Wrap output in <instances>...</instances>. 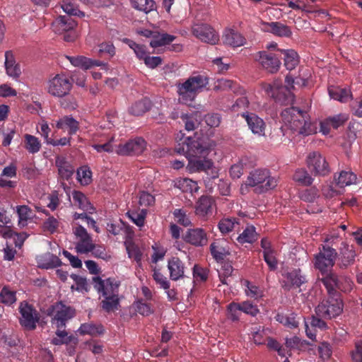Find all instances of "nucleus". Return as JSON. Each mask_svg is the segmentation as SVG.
Listing matches in <instances>:
<instances>
[{
	"instance_id": "5701e85b",
	"label": "nucleus",
	"mask_w": 362,
	"mask_h": 362,
	"mask_svg": "<svg viewBox=\"0 0 362 362\" xmlns=\"http://www.w3.org/2000/svg\"><path fill=\"white\" fill-rule=\"evenodd\" d=\"M243 117H245L252 133L259 136L264 134L265 123L262 119L254 113H244Z\"/></svg>"
},
{
	"instance_id": "6e6d98bb",
	"label": "nucleus",
	"mask_w": 362,
	"mask_h": 362,
	"mask_svg": "<svg viewBox=\"0 0 362 362\" xmlns=\"http://www.w3.org/2000/svg\"><path fill=\"white\" fill-rule=\"evenodd\" d=\"M63 11L69 15L84 16L83 12L79 11L77 6L70 0H64L62 4Z\"/></svg>"
},
{
	"instance_id": "13d9d810",
	"label": "nucleus",
	"mask_w": 362,
	"mask_h": 362,
	"mask_svg": "<svg viewBox=\"0 0 362 362\" xmlns=\"http://www.w3.org/2000/svg\"><path fill=\"white\" fill-rule=\"evenodd\" d=\"M91 171L86 166L80 168L77 171L78 180L83 185H87L91 182Z\"/></svg>"
},
{
	"instance_id": "7c9ffc66",
	"label": "nucleus",
	"mask_w": 362,
	"mask_h": 362,
	"mask_svg": "<svg viewBox=\"0 0 362 362\" xmlns=\"http://www.w3.org/2000/svg\"><path fill=\"white\" fill-rule=\"evenodd\" d=\"M240 223L236 218H223L218 224V229L222 234H227L234 230L238 229Z\"/></svg>"
},
{
	"instance_id": "6e6552de",
	"label": "nucleus",
	"mask_w": 362,
	"mask_h": 362,
	"mask_svg": "<svg viewBox=\"0 0 362 362\" xmlns=\"http://www.w3.org/2000/svg\"><path fill=\"white\" fill-rule=\"evenodd\" d=\"M319 250V252L314 257V265L316 269L324 273L327 271L329 267H332L334 265L337 252L327 245H322Z\"/></svg>"
},
{
	"instance_id": "052dcab7",
	"label": "nucleus",
	"mask_w": 362,
	"mask_h": 362,
	"mask_svg": "<svg viewBox=\"0 0 362 362\" xmlns=\"http://www.w3.org/2000/svg\"><path fill=\"white\" fill-rule=\"evenodd\" d=\"M71 340V337L68 336V333L66 330L58 329L56 332V337L52 339V343L54 345H61L68 344Z\"/></svg>"
},
{
	"instance_id": "2eb2a0df",
	"label": "nucleus",
	"mask_w": 362,
	"mask_h": 362,
	"mask_svg": "<svg viewBox=\"0 0 362 362\" xmlns=\"http://www.w3.org/2000/svg\"><path fill=\"white\" fill-rule=\"evenodd\" d=\"M255 59L259 62L264 69L269 73H276L280 68L281 62L279 59L267 51L258 52L255 56Z\"/></svg>"
},
{
	"instance_id": "a18cd8bd",
	"label": "nucleus",
	"mask_w": 362,
	"mask_h": 362,
	"mask_svg": "<svg viewBox=\"0 0 362 362\" xmlns=\"http://www.w3.org/2000/svg\"><path fill=\"white\" fill-rule=\"evenodd\" d=\"M336 180L339 187H344L356 183V175L351 171H341Z\"/></svg>"
},
{
	"instance_id": "ea45409f",
	"label": "nucleus",
	"mask_w": 362,
	"mask_h": 362,
	"mask_svg": "<svg viewBox=\"0 0 362 362\" xmlns=\"http://www.w3.org/2000/svg\"><path fill=\"white\" fill-rule=\"evenodd\" d=\"M16 212L18 216V225L24 227L27 225V221L31 219L34 216L32 209L27 205L16 206Z\"/></svg>"
},
{
	"instance_id": "aec40b11",
	"label": "nucleus",
	"mask_w": 362,
	"mask_h": 362,
	"mask_svg": "<svg viewBox=\"0 0 362 362\" xmlns=\"http://www.w3.org/2000/svg\"><path fill=\"white\" fill-rule=\"evenodd\" d=\"M286 280L284 281L283 287L286 290H290L292 288L300 287L303 284L307 281L306 277L302 274L300 269H293L288 272L285 275Z\"/></svg>"
},
{
	"instance_id": "412c9836",
	"label": "nucleus",
	"mask_w": 362,
	"mask_h": 362,
	"mask_svg": "<svg viewBox=\"0 0 362 362\" xmlns=\"http://www.w3.org/2000/svg\"><path fill=\"white\" fill-rule=\"evenodd\" d=\"M77 25V23L70 16H59L52 23L53 30L58 34L72 31Z\"/></svg>"
},
{
	"instance_id": "ddd939ff",
	"label": "nucleus",
	"mask_w": 362,
	"mask_h": 362,
	"mask_svg": "<svg viewBox=\"0 0 362 362\" xmlns=\"http://www.w3.org/2000/svg\"><path fill=\"white\" fill-rule=\"evenodd\" d=\"M193 35L202 42L215 45L219 40L218 34L208 24H195L192 28Z\"/></svg>"
},
{
	"instance_id": "c756f323",
	"label": "nucleus",
	"mask_w": 362,
	"mask_h": 362,
	"mask_svg": "<svg viewBox=\"0 0 362 362\" xmlns=\"http://www.w3.org/2000/svg\"><path fill=\"white\" fill-rule=\"evenodd\" d=\"M101 308L107 313L115 312L119 307V294L102 297Z\"/></svg>"
},
{
	"instance_id": "3c124183",
	"label": "nucleus",
	"mask_w": 362,
	"mask_h": 362,
	"mask_svg": "<svg viewBox=\"0 0 362 362\" xmlns=\"http://www.w3.org/2000/svg\"><path fill=\"white\" fill-rule=\"evenodd\" d=\"M235 86V83L233 81L226 78H220L214 82L213 89L216 92H223L234 90Z\"/></svg>"
},
{
	"instance_id": "8fccbe9b",
	"label": "nucleus",
	"mask_w": 362,
	"mask_h": 362,
	"mask_svg": "<svg viewBox=\"0 0 362 362\" xmlns=\"http://www.w3.org/2000/svg\"><path fill=\"white\" fill-rule=\"evenodd\" d=\"M349 116L346 114H339L334 115L333 117H329L324 120V126L329 125L334 129H337L338 127L344 124V123L348 120Z\"/></svg>"
},
{
	"instance_id": "f3484780",
	"label": "nucleus",
	"mask_w": 362,
	"mask_h": 362,
	"mask_svg": "<svg viewBox=\"0 0 362 362\" xmlns=\"http://www.w3.org/2000/svg\"><path fill=\"white\" fill-rule=\"evenodd\" d=\"M337 265L340 269H346L355 262L356 253L353 245H349L346 243H341L339 249Z\"/></svg>"
},
{
	"instance_id": "1a4fd4ad",
	"label": "nucleus",
	"mask_w": 362,
	"mask_h": 362,
	"mask_svg": "<svg viewBox=\"0 0 362 362\" xmlns=\"http://www.w3.org/2000/svg\"><path fill=\"white\" fill-rule=\"evenodd\" d=\"M342 310V301L334 298L322 300L315 308L316 315L325 319L335 317L339 315Z\"/></svg>"
},
{
	"instance_id": "79ce46f5",
	"label": "nucleus",
	"mask_w": 362,
	"mask_h": 362,
	"mask_svg": "<svg viewBox=\"0 0 362 362\" xmlns=\"http://www.w3.org/2000/svg\"><path fill=\"white\" fill-rule=\"evenodd\" d=\"M284 54V65L288 70H293L299 63V57L293 49L281 50Z\"/></svg>"
},
{
	"instance_id": "a878e982",
	"label": "nucleus",
	"mask_w": 362,
	"mask_h": 362,
	"mask_svg": "<svg viewBox=\"0 0 362 362\" xmlns=\"http://www.w3.org/2000/svg\"><path fill=\"white\" fill-rule=\"evenodd\" d=\"M5 69L6 74L13 78H17L21 74L18 64L16 62L14 56L11 51L5 52Z\"/></svg>"
},
{
	"instance_id": "c85d7f7f",
	"label": "nucleus",
	"mask_w": 362,
	"mask_h": 362,
	"mask_svg": "<svg viewBox=\"0 0 362 362\" xmlns=\"http://www.w3.org/2000/svg\"><path fill=\"white\" fill-rule=\"evenodd\" d=\"M23 147L29 153L35 154L40 151L42 144L37 137L25 134L23 136Z\"/></svg>"
},
{
	"instance_id": "338daca9",
	"label": "nucleus",
	"mask_w": 362,
	"mask_h": 362,
	"mask_svg": "<svg viewBox=\"0 0 362 362\" xmlns=\"http://www.w3.org/2000/svg\"><path fill=\"white\" fill-rule=\"evenodd\" d=\"M74 172V168L68 163H64L59 167V174L61 177L69 180L71 177Z\"/></svg>"
},
{
	"instance_id": "680f3d73",
	"label": "nucleus",
	"mask_w": 362,
	"mask_h": 362,
	"mask_svg": "<svg viewBox=\"0 0 362 362\" xmlns=\"http://www.w3.org/2000/svg\"><path fill=\"white\" fill-rule=\"evenodd\" d=\"M98 54L100 56L112 57L115 54V48L111 42H103L98 45Z\"/></svg>"
},
{
	"instance_id": "393cba45",
	"label": "nucleus",
	"mask_w": 362,
	"mask_h": 362,
	"mask_svg": "<svg viewBox=\"0 0 362 362\" xmlns=\"http://www.w3.org/2000/svg\"><path fill=\"white\" fill-rule=\"evenodd\" d=\"M310 76L311 74L309 69H300L298 76L294 78L292 76H286L285 81L287 86H290L292 88H295V85L303 87L308 85V81Z\"/></svg>"
},
{
	"instance_id": "4c0bfd02",
	"label": "nucleus",
	"mask_w": 362,
	"mask_h": 362,
	"mask_svg": "<svg viewBox=\"0 0 362 362\" xmlns=\"http://www.w3.org/2000/svg\"><path fill=\"white\" fill-rule=\"evenodd\" d=\"M257 238V233L255 230V228L253 226H247L237 238V240L241 244L252 243Z\"/></svg>"
},
{
	"instance_id": "09e8293b",
	"label": "nucleus",
	"mask_w": 362,
	"mask_h": 362,
	"mask_svg": "<svg viewBox=\"0 0 362 362\" xmlns=\"http://www.w3.org/2000/svg\"><path fill=\"white\" fill-rule=\"evenodd\" d=\"M130 1L133 8L146 13L153 11L155 7L153 0H130Z\"/></svg>"
},
{
	"instance_id": "9d476101",
	"label": "nucleus",
	"mask_w": 362,
	"mask_h": 362,
	"mask_svg": "<svg viewBox=\"0 0 362 362\" xmlns=\"http://www.w3.org/2000/svg\"><path fill=\"white\" fill-rule=\"evenodd\" d=\"M18 309L21 315L19 319L21 325L28 330H34L40 320L39 313L26 301L21 302Z\"/></svg>"
},
{
	"instance_id": "5fc2aeb1",
	"label": "nucleus",
	"mask_w": 362,
	"mask_h": 362,
	"mask_svg": "<svg viewBox=\"0 0 362 362\" xmlns=\"http://www.w3.org/2000/svg\"><path fill=\"white\" fill-rule=\"evenodd\" d=\"M337 286H336V291L337 290L344 293L350 292L353 289L354 282L346 276H337Z\"/></svg>"
},
{
	"instance_id": "dca6fc26",
	"label": "nucleus",
	"mask_w": 362,
	"mask_h": 362,
	"mask_svg": "<svg viewBox=\"0 0 362 362\" xmlns=\"http://www.w3.org/2000/svg\"><path fill=\"white\" fill-rule=\"evenodd\" d=\"M146 143L141 137L129 140L117 146V153L120 155H139L146 149Z\"/></svg>"
},
{
	"instance_id": "b1692460",
	"label": "nucleus",
	"mask_w": 362,
	"mask_h": 362,
	"mask_svg": "<svg viewBox=\"0 0 362 362\" xmlns=\"http://www.w3.org/2000/svg\"><path fill=\"white\" fill-rule=\"evenodd\" d=\"M168 268L171 280L177 281L184 277L185 264L178 257H173L169 259Z\"/></svg>"
},
{
	"instance_id": "4468645a",
	"label": "nucleus",
	"mask_w": 362,
	"mask_h": 362,
	"mask_svg": "<svg viewBox=\"0 0 362 362\" xmlns=\"http://www.w3.org/2000/svg\"><path fill=\"white\" fill-rule=\"evenodd\" d=\"M77 242L75 249L78 253L88 254L93 249V240L87 230L81 226H78L73 229Z\"/></svg>"
},
{
	"instance_id": "423d86ee",
	"label": "nucleus",
	"mask_w": 362,
	"mask_h": 362,
	"mask_svg": "<svg viewBox=\"0 0 362 362\" xmlns=\"http://www.w3.org/2000/svg\"><path fill=\"white\" fill-rule=\"evenodd\" d=\"M72 88L71 80L64 74H57L47 81V92L54 97L63 98Z\"/></svg>"
},
{
	"instance_id": "f257e3e1",
	"label": "nucleus",
	"mask_w": 362,
	"mask_h": 362,
	"mask_svg": "<svg viewBox=\"0 0 362 362\" xmlns=\"http://www.w3.org/2000/svg\"><path fill=\"white\" fill-rule=\"evenodd\" d=\"M177 144L175 150L187 158V169L189 173H207L213 169L214 163L206 156L214 149L216 144L214 141L196 136L185 137L181 132L177 135Z\"/></svg>"
},
{
	"instance_id": "864d4df0",
	"label": "nucleus",
	"mask_w": 362,
	"mask_h": 362,
	"mask_svg": "<svg viewBox=\"0 0 362 362\" xmlns=\"http://www.w3.org/2000/svg\"><path fill=\"white\" fill-rule=\"evenodd\" d=\"M241 312L240 303L232 302L227 305L226 317L233 322H238Z\"/></svg>"
},
{
	"instance_id": "6ab92c4d",
	"label": "nucleus",
	"mask_w": 362,
	"mask_h": 362,
	"mask_svg": "<svg viewBox=\"0 0 362 362\" xmlns=\"http://www.w3.org/2000/svg\"><path fill=\"white\" fill-rule=\"evenodd\" d=\"M125 232L127 235V239L124 242V245L128 253V256L129 258L134 259L137 264H140L142 258V253L139 247L132 241L134 232L129 227L125 228Z\"/></svg>"
},
{
	"instance_id": "72a5a7b5",
	"label": "nucleus",
	"mask_w": 362,
	"mask_h": 362,
	"mask_svg": "<svg viewBox=\"0 0 362 362\" xmlns=\"http://www.w3.org/2000/svg\"><path fill=\"white\" fill-rule=\"evenodd\" d=\"M56 127L62 129L69 128V134H74L78 129V122L72 117L65 116L57 121Z\"/></svg>"
},
{
	"instance_id": "49530a36",
	"label": "nucleus",
	"mask_w": 362,
	"mask_h": 362,
	"mask_svg": "<svg viewBox=\"0 0 362 362\" xmlns=\"http://www.w3.org/2000/svg\"><path fill=\"white\" fill-rule=\"evenodd\" d=\"M16 294L15 291L11 290L8 286H5L0 291V302L11 305L16 303L17 300Z\"/></svg>"
},
{
	"instance_id": "a19ab883",
	"label": "nucleus",
	"mask_w": 362,
	"mask_h": 362,
	"mask_svg": "<svg viewBox=\"0 0 362 362\" xmlns=\"http://www.w3.org/2000/svg\"><path fill=\"white\" fill-rule=\"evenodd\" d=\"M329 96L341 103L347 102L351 96L350 91L346 88L332 87L328 89Z\"/></svg>"
},
{
	"instance_id": "20e7f679",
	"label": "nucleus",
	"mask_w": 362,
	"mask_h": 362,
	"mask_svg": "<svg viewBox=\"0 0 362 362\" xmlns=\"http://www.w3.org/2000/svg\"><path fill=\"white\" fill-rule=\"evenodd\" d=\"M245 185L254 187L256 193L261 194L275 188L277 180L271 176L267 169H256L250 173Z\"/></svg>"
},
{
	"instance_id": "603ef678",
	"label": "nucleus",
	"mask_w": 362,
	"mask_h": 362,
	"mask_svg": "<svg viewBox=\"0 0 362 362\" xmlns=\"http://www.w3.org/2000/svg\"><path fill=\"white\" fill-rule=\"evenodd\" d=\"M177 186L183 192H189L190 193L197 192L199 189L197 182L189 178L179 180Z\"/></svg>"
},
{
	"instance_id": "e433bc0d",
	"label": "nucleus",
	"mask_w": 362,
	"mask_h": 362,
	"mask_svg": "<svg viewBox=\"0 0 362 362\" xmlns=\"http://www.w3.org/2000/svg\"><path fill=\"white\" fill-rule=\"evenodd\" d=\"M293 180L302 186H309L313 182V178L304 168L297 169L293 175Z\"/></svg>"
},
{
	"instance_id": "69168bd1",
	"label": "nucleus",
	"mask_w": 362,
	"mask_h": 362,
	"mask_svg": "<svg viewBox=\"0 0 362 362\" xmlns=\"http://www.w3.org/2000/svg\"><path fill=\"white\" fill-rule=\"evenodd\" d=\"M318 197V190L315 187L307 189L303 191L300 195L302 200L308 202H313Z\"/></svg>"
},
{
	"instance_id": "2f4dec72",
	"label": "nucleus",
	"mask_w": 362,
	"mask_h": 362,
	"mask_svg": "<svg viewBox=\"0 0 362 362\" xmlns=\"http://www.w3.org/2000/svg\"><path fill=\"white\" fill-rule=\"evenodd\" d=\"M175 39V36L168 33H156L153 35V39L150 42V45L152 47H158L170 44Z\"/></svg>"
},
{
	"instance_id": "7ed1b4c3",
	"label": "nucleus",
	"mask_w": 362,
	"mask_h": 362,
	"mask_svg": "<svg viewBox=\"0 0 362 362\" xmlns=\"http://www.w3.org/2000/svg\"><path fill=\"white\" fill-rule=\"evenodd\" d=\"M209 84V78L197 74L189 77L184 82L176 84L178 101L180 103L190 106L197 95L202 92Z\"/></svg>"
},
{
	"instance_id": "c03bdc74",
	"label": "nucleus",
	"mask_w": 362,
	"mask_h": 362,
	"mask_svg": "<svg viewBox=\"0 0 362 362\" xmlns=\"http://www.w3.org/2000/svg\"><path fill=\"white\" fill-rule=\"evenodd\" d=\"M146 214V209L132 210L127 213L129 218L139 228L144 226Z\"/></svg>"
},
{
	"instance_id": "4d7b16f0",
	"label": "nucleus",
	"mask_w": 362,
	"mask_h": 362,
	"mask_svg": "<svg viewBox=\"0 0 362 362\" xmlns=\"http://www.w3.org/2000/svg\"><path fill=\"white\" fill-rule=\"evenodd\" d=\"M71 277L76 284V286L74 285L71 286L72 290L76 289L81 292H87L88 291V283L86 278L77 274H71Z\"/></svg>"
},
{
	"instance_id": "0eeeda50",
	"label": "nucleus",
	"mask_w": 362,
	"mask_h": 362,
	"mask_svg": "<svg viewBox=\"0 0 362 362\" xmlns=\"http://www.w3.org/2000/svg\"><path fill=\"white\" fill-rule=\"evenodd\" d=\"M262 88L269 97L281 104H287L293 100V96L288 87L282 86L279 80L274 81L272 83L263 84Z\"/></svg>"
},
{
	"instance_id": "f03ea898",
	"label": "nucleus",
	"mask_w": 362,
	"mask_h": 362,
	"mask_svg": "<svg viewBox=\"0 0 362 362\" xmlns=\"http://www.w3.org/2000/svg\"><path fill=\"white\" fill-rule=\"evenodd\" d=\"M281 117L288 128L299 134L310 135L315 132L316 127L308 119L307 112L295 107L282 110Z\"/></svg>"
},
{
	"instance_id": "bf43d9fd",
	"label": "nucleus",
	"mask_w": 362,
	"mask_h": 362,
	"mask_svg": "<svg viewBox=\"0 0 362 362\" xmlns=\"http://www.w3.org/2000/svg\"><path fill=\"white\" fill-rule=\"evenodd\" d=\"M59 226V221L52 216H49L43 223L42 227L45 231L50 233H55Z\"/></svg>"
},
{
	"instance_id": "9b49d317",
	"label": "nucleus",
	"mask_w": 362,
	"mask_h": 362,
	"mask_svg": "<svg viewBox=\"0 0 362 362\" xmlns=\"http://www.w3.org/2000/svg\"><path fill=\"white\" fill-rule=\"evenodd\" d=\"M306 165L314 175L325 176L330 171L326 158L318 151L308 153L306 158Z\"/></svg>"
},
{
	"instance_id": "c9c22d12",
	"label": "nucleus",
	"mask_w": 362,
	"mask_h": 362,
	"mask_svg": "<svg viewBox=\"0 0 362 362\" xmlns=\"http://www.w3.org/2000/svg\"><path fill=\"white\" fill-rule=\"evenodd\" d=\"M151 107V101L148 99L145 98L134 103L129 108V111L130 114L134 116H140L148 111Z\"/></svg>"
},
{
	"instance_id": "e2e57ef3",
	"label": "nucleus",
	"mask_w": 362,
	"mask_h": 362,
	"mask_svg": "<svg viewBox=\"0 0 362 362\" xmlns=\"http://www.w3.org/2000/svg\"><path fill=\"white\" fill-rule=\"evenodd\" d=\"M276 256L275 250L263 253L264 259L271 270H275L277 268L278 261Z\"/></svg>"
},
{
	"instance_id": "f8f14e48",
	"label": "nucleus",
	"mask_w": 362,
	"mask_h": 362,
	"mask_svg": "<svg viewBox=\"0 0 362 362\" xmlns=\"http://www.w3.org/2000/svg\"><path fill=\"white\" fill-rule=\"evenodd\" d=\"M93 288L97 291L100 298L105 296L119 294V281L114 278H107L102 279L98 276L92 278Z\"/></svg>"
},
{
	"instance_id": "cd10ccee",
	"label": "nucleus",
	"mask_w": 362,
	"mask_h": 362,
	"mask_svg": "<svg viewBox=\"0 0 362 362\" xmlns=\"http://www.w3.org/2000/svg\"><path fill=\"white\" fill-rule=\"evenodd\" d=\"M37 264L40 268L47 269L59 267L62 262L57 256L48 252L38 258Z\"/></svg>"
},
{
	"instance_id": "0e129e2a",
	"label": "nucleus",
	"mask_w": 362,
	"mask_h": 362,
	"mask_svg": "<svg viewBox=\"0 0 362 362\" xmlns=\"http://www.w3.org/2000/svg\"><path fill=\"white\" fill-rule=\"evenodd\" d=\"M136 310L144 316H148L153 313V310L150 304L143 302L141 300L135 303Z\"/></svg>"
},
{
	"instance_id": "774afa93",
	"label": "nucleus",
	"mask_w": 362,
	"mask_h": 362,
	"mask_svg": "<svg viewBox=\"0 0 362 362\" xmlns=\"http://www.w3.org/2000/svg\"><path fill=\"white\" fill-rule=\"evenodd\" d=\"M241 311L252 316H256L259 313V309L256 305H253L249 301H244L240 303Z\"/></svg>"
},
{
	"instance_id": "473e14b6",
	"label": "nucleus",
	"mask_w": 362,
	"mask_h": 362,
	"mask_svg": "<svg viewBox=\"0 0 362 362\" xmlns=\"http://www.w3.org/2000/svg\"><path fill=\"white\" fill-rule=\"evenodd\" d=\"M78 332L82 335L89 334L91 336H98L103 334L104 328L100 324L95 325L92 322L83 323L79 327Z\"/></svg>"
},
{
	"instance_id": "f704fd0d",
	"label": "nucleus",
	"mask_w": 362,
	"mask_h": 362,
	"mask_svg": "<svg viewBox=\"0 0 362 362\" xmlns=\"http://www.w3.org/2000/svg\"><path fill=\"white\" fill-rule=\"evenodd\" d=\"M268 30L279 37H289L291 35L290 28L279 22L267 23Z\"/></svg>"
},
{
	"instance_id": "37998d69",
	"label": "nucleus",
	"mask_w": 362,
	"mask_h": 362,
	"mask_svg": "<svg viewBox=\"0 0 362 362\" xmlns=\"http://www.w3.org/2000/svg\"><path fill=\"white\" fill-rule=\"evenodd\" d=\"M72 196L74 204L78 208L86 211H90V210L93 209L90 203L82 192L79 191H74Z\"/></svg>"
},
{
	"instance_id": "a211bd4d",
	"label": "nucleus",
	"mask_w": 362,
	"mask_h": 362,
	"mask_svg": "<svg viewBox=\"0 0 362 362\" xmlns=\"http://www.w3.org/2000/svg\"><path fill=\"white\" fill-rule=\"evenodd\" d=\"M214 204V200L211 197L202 195L196 203V215L202 219L206 220L208 216L212 214Z\"/></svg>"
},
{
	"instance_id": "de8ad7c7",
	"label": "nucleus",
	"mask_w": 362,
	"mask_h": 362,
	"mask_svg": "<svg viewBox=\"0 0 362 362\" xmlns=\"http://www.w3.org/2000/svg\"><path fill=\"white\" fill-rule=\"evenodd\" d=\"M337 276L335 273L330 272L321 279V281L327 288L329 294H334L336 292L338 281Z\"/></svg>"
},
{
	"instance_id": "58836bf2",
	"label": "nucleus",
	"mask_w": 362,
	"mask_h": 362,
	"mask_svg": "<svg viewBox=\"0 0 362 362\" xmlns=\"http://www.w3.org/2000/svg\"><path fill=\"white\" fill-rule=\"evenodd\" d=\"M223 241H215L210 245V251L213 257L217 260H223L228 255V251L223 246Z\"/></svg>"
},
{
	"instance_id": "4be33fe9",
	"label": "nucleus",
	"mask_w": 362,
	"mask_h": 362,
	"mask_svg": "<svg viewBox=\"0 0 362 362\" xmlns=\"http://www.w3.org/2000/svg\"><path fill=\"white\" fill-rule=\"evenodd\" d=\"M185 241L194 246L204 245L208 241L206 233L202 228L189 229L185 235Z\"/></svg>"
},
{
	"instance_id": "39448f33",
	"label": "nucleus",
	"mask_w": 362,
	"mask_h": 362,
	"mask_svg": "<svg viewBox=\"0 0 362 362\" xmlns=\"http://www.w3.org/2000/svg\"><path fill=\"white\" fill-rule=\"evenodd\" d=\"M47 315L52 317L53 323L57 328L65 326L66 322L75 315V310L62 301H59L51 305L47 310Z\"/></svg>"
},
{
	"instance_id": "bb28decb",
	"label": "nucleus",
	"mask_w": 362,
	"mask_h": 362,
	"mask_svg": "<svg viewBox=\"0 0 362 362\" xmlns=\"http://www.w3.org/2000/svg\"><path fill=\"white\" fill-rule=\"evenodd\" d=\"M224 42L232 47H240L245 43V37L238 32L233 30H226L223 35Z\"/></svg>"
}]
</instances>
